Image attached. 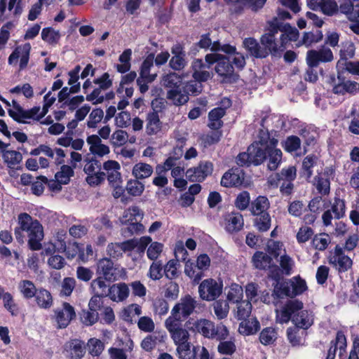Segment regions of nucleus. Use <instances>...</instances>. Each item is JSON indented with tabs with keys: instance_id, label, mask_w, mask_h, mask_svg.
<instances>
[{
	"instance_id": "obj_64",
	"label": "nucleus",
	"mask_w": 359,
	"mask_h": 359,
	"mask_svg": "<svg viewBox=\"0 0 359 359\" xmlns=\"http://www.w3.org/2000/svg\"><path fill=\"white\" fill-rule=\"evenodd\" d=\"M217 351L222 355H231L236 351V346L233 341L219 340Z\"/></svg>"
},
{
	"instance_id": "obj_11",
	"label": "nucleus",
	"mask_w": 359,
	"mask_h": 359,
	"mask_svg": "<svg viewBox=\"0 0 359 359\" xmlns=\"http://www.w3.org/2000/svg\"><path fill=\"white\" fill-rule=\"evenodd\" d=\"M143 212L137 206H132L126 209L120 217L122 224L128 225V230L131 233L142 231L144 229L139 221L142 219Z\"/></svg>"
},
{
	"instance_id": "obj_22",
	"label": "nucleus",
	"mask_w": 359,
	"mask_h": 359,
	"mask_svg": "<svg viewBox=\"0 0 359 359\" xmlns=\"http://www.w3.org/2000/svg\"><path fill=\"white\" fill-rule=\"evenodd\" d=\"M304 307V304L299 299L287 300L282 307L279 317L280 323H287L292 320V317L301 311Z\"/></svg>"
},
{
	"instance_id": "obj_26",
	"label": "nucleus",
	"mask_w": 359,
	"mask_h": 359,
	"mask_svg": "<svg viewBox=\"0 0 359 359\" xmlns=\"http://www.w3.org/2000/svg\"><path fill=\"white\" fill-rule=\"evenodd\" d=\"M102 167L105 171V179H107L109 184L123 182L121 165L118 162L108 160L103 163Z\"/></svg>"
},
{
	"instance_id": "obj_54",
	"label": "nucleus",
	"mask_w": 359,
	"mask_h": 359,
	"mask_svg": "<svg viewBox=\"0 0 359 359\" xmlns=\"http://www.w3.org/2000/svg\"><path fill=\"white\" fill-rule=\"evenodd\" d=\"M74 174V168L68 165H62L60 170L55 173V178L60 182V183L67 184L69 182Z\"/></svg>"
},
{
	"instance_id": "obj_7",
	"label": "nucleus",
	"mask_w": 359,
	"mask_h": 359,
	"mask_svg": "<svg viewBox=\"0 0 359 359\" xmlns=\"http://www.w3.org/2000/svg\"><path fill=\"white\" fill-rule=\"evenodd\" d=\"M329 83L332 86V93L336 95H344L346 93L353 95L359 90V83L346 79L343 70L337 72V82L334 75H331Z\"/></svg>"
},
{
	"instance_id": "obj_33",
	"label": "nucleus",
	"mask_w": 359,
	"mask_h": 359,
	"mask_svg": "<svg viewBox=\"0 0 359 359\" xmlns=\"http://www.w3.org/2000/svg\"><path fill=\"white\" fill-rule=\"evenodd\" d=\"M317 156L314 154L306 156L302 161V168L299 171L300 178L309 181L313 175V168L316 164Z\"/></svg>"
},
{
	"instance_id": "obj_17",
	"label": "nucleus",
	"mask_w": 359,
	"mask_h": 359,
	"mask_svg": "<svg viewBox=\"0 0 359 359\" xmlns=\"http://www.w3.org/2000/svg\"><path fill=\"white\" fill-rule=\"evenodd\" d=\"M294 261L288 255H281L280 257V266L273 264L270 273H267V277L271 280H278L283 278V275L290 276L292 273Z\"/></svg>"
},
{
	"instance_id": "obj_23",
	"label": "nucleus",
	"mask_w": 359,
	"mask_h": 359,
	"mask_svg": "<svg viewBox=\"0 0 359 359\" xmlns=\"http://www.w3.org/2000/svg\"><path fill=\"white\" fill-rule=\"evenodd\" d=\"M245 172L240 168H231L226 171L221 179V185L224 187H238L243 184Z\"/></svg>"
},
{
	"instance_id": "obj_38",
	"label": "nucleus",
	"mask_w": 359,
	"mask_h": 359,
	"mask_svg": "<svg viewBox=\"0 0 359 359\" xmlns=\"http://www.w3.org/2000/svg\"><path fill=\"white\" fill-rule=\"evenodd\" d=\"M328 262L339 273L348 271L353 266V260L348 256H342L337 259L329 258Z\"/></svg>"
},
{
	"instance_id": "obj_45",
	"label": "nucleus",
	"mask_w": 359,
	"mask_h": 359,
	"mask_svg": "<svg viewBox=\"0 0 359 359\" xmlns=\"http://www.w3.org/2000/svg\"><path fill=\"white\" fill-rule=\"evenodd\" d=\"M18 287L22 296L27 299L34 297L38 290L34 284L28 280L20 281Z\"/></svg>"
},
{
	"instance_id": "obj_10",
	"label": "nucleus",
	"mask_w": 359,
	"mask_h": 359,
	"mask_svg": "<svg viewBox=\"0 0 359 359\" xmlns=\"http://www.w3.org/2000/svg\"><path fill=\"white\" fill-rule=\"evenodd\" d=\"M220 107H215L208 113V126L211 130H222L224 126L222 118L226 115V109L232 105L231 100L228 97H224L220 102Z\"/></svg>"
},
{
	"instance_id": "obj_56",
	"label": "nucleus",
	"mask_w": 359,
	"mask_h": 359,
	"mask_svg": "<svg viewBox=\"0 0 359 359\" xmlns=\"http://www.w3.org/2000/svg\"><path fill=\"white\" fill-rule=\"evenodd\" d=\"M237 304L236 318L238 320L249 318L252 311V304L250 300H242Z\"/></svg>"
},
{
	"instance_id": "obj_46",
	"label": "nucleus",
	"mask_w": 359,
	"mask_h": 359,
	"mask_svg": "<svg viewBox=\"0 0 359 359\" xmlns=\"http://www.w3.org/2000/svg\"><path fill=\"white\" fill-rule=\"evenodd\" d=\"M147 250V257L149 259L154 260V262L150 266L149 277L153 280L157 279V264L155 262L157 259V242L150 243Z\"/></svg>"
},
{
	"instance_id": "obj_6",
	"label": "nucleus",
	"mask_w": 359,
	"mask_h": 359,
	"mask_svg": "<svg viewBox=\"0 0 359 359\" xmlns=\"http://www.w3.org/2000/svg\"><path fill=\"white\" fill-rule=\"evenodd\" d=\"M12 103L13 108L8 110V114L19 123H30L32 121H39L45 116L39 106L25 109L16 101L13 100Z\"/></svg>"
},
{
	"instance_id": "obj_14",
	"label": "nucleus",
	"mask_w": 359,
	"mask_h": 359,
	"mask_svg": "<svg viewBox=\"0 0 359 359\" xmlns=\"http://www.w3.org/2000/svg\"><path fill=\"white\" fill-rule=\"evenodd\" d=\"M346 205L344 199L340 198L339 196H335L334 201L331 204V209L325 210L322 215L323 224L328 226L332 224V220L334 214L335 219H340L346 216Z\"/></svg>"
},
{
	"instance_id": "obj_15",
	"label": "nucleus",
	"mask_w": 359,
	"mask_h": 359,
	"mask_svg": "<svg viewBox=\"0 0 359 359\" xmlns=\"http://www.w3.org/2000/svg\"><path fill=\"white\" fill-rule=\"evenodd\" d=\"M212 172V163L209 161H201L197 166L189 168L186 171V176L190 182H203Z\"/></svg>"
},
{
	"instance_id": "obj_58",
	"label": "nucleus",
	"mask_w": 359,
	"mask_h": 359,
	"mask_svg": "<svg viewBox=\"0 0 359 359\" xmlns=\"http://www.w3.org/2000/svg\"><path fill=\"white\" fill-rule=\"evenodd\" d=\"M103 118L104 111L102 109L96 108L93 109L88 118L87 127L88 128H96Z\"/></svg>"
},
{
	"instance_id": "obj_53",
	"label": "nucleus",
	"mask_w": 359,
	"mask_h": 359,
	"mask_svg": "<svg viewBox=\"0 0 359 359\" xmlns=\"http://www.w3.org/2000/svg\"><path fill=\"white\" fill-rule=\"evenodd\" d=\"M42 256H48L47 260V264L49 267L56 270H60L63 269L66 265L65 259L62 256L56 253L51 254H42Z\"/></svg>"
},
{
	"instance_id": "obj_13",
	"label": "nucleus",
	"mask_w": 359,
	"mask_h": 359,
	"mask_svg": "<svg viewBox=\"0 0 359 359\" xmlns=\"http://www.w3.org/2000/svg\"><path fill=\"white\" fill-rule=\"evenodd\" d=\"M151 242L149 236H142L140 238H132L122 242L123 253L135 259L137 256H142L146 248Z\"/></svg>"
},
{
	"instance_id": "obj_60",
	"label": "nucleus",
	"mask_w": 359,
	"mask_h": 359,
	"mask_svg": "<svg viewBox=\"0 0 359 359\" xmlns=\"http://www.w3.org/2000/svg\"><path fill=\"white\" fill-rule=\"evenodd\" d=\"M282 146L285 151L292 153L300 149L301 140L296 135H290L286 138L284 142L282 143Z\"/></svg>"
},
{
	"instance_id": "obj_61",
	"label": "nucleus",
	"mask_w": 359,
	"mask_h": 359,
	"mask_svg": "<svg viewBox=\"0 0 359 359\" xmlns=\"http://www.w3.org/2000/svg\"><path fill=\"white\" fill-rule=\"evenodd\" d=\"M41 38L49 44H55L60 39V34L59 31L55 30L51 27H47L42 29Z\"/></svg>"
},
{
	"instance_id": "obj_4",
	"label": "nucleus",
	"mask_w": 359,
	"mask_h": 359,
	"mask_svg": "<svg viewBox=\"0 0 359 359\" xmlns=\"http://www.w3.org/2000/svg\"><path fill=\"white\" fill-rule=\"evenodd\" d=\"M269 208L270 202L265 196H258L251 201L249 211L254 217L253 225L259 232H266L271 228Z\"/></svg>"
},
{
	"instance_id": "obj_35",
	"label": "nucleus",
	"mask_w": 359,
	"mask_h": 359,
	"mask_svg": "<svg viewBox=\"0 0 359 359\" xmlns=\"http://www.w3.org/2000/svg\"><path fill=\"white\" fill-rule=\"evenodd\" d=\"M243 46L249 53L256 58H266V52L262 50L260 44L254 38H246L243 41Z\"/></svg>"
},
{
	"instance_id": "obj_40",
	"label": "nucleus",
	"mask_w": 359,
	"mask_h": 359,
	"mask_svg": "<svg viewBox=\"0 0 359 359\" xmlns=\"http://www.w3.org/2000/svg\"><path fill=\"white\" fill-rule=\"evenodd\" d=\"M161 83L168 90L179 88L183 86V78L176 73H170L162 77Z\"/></svg>"
},
{
	"instance_id": "obj_59",
	"label": "nucleus",
	"mask_w": 359,
	"mask_h": 359,
	"mask_svg": "<svg viewBox=\"0 0 359 359\" xmlns=\"http://www.w3.org/2000/svg\"><path fill=\"white\" fill-rule=\"evenodd\" d=\"M323 38L322 31L317 30L316 33L309 32H304L302 39V43L306 47H310L313 43L320 41Z\"/></svg>"
},
{
	"instance_id": "obj_44",
	"label": "nucleus",
	"mask_w": 359,
	"mask_h": 359,
	"mask_svg": "<svg viewBox=\"0 0 359 359\" xmlns=\"http://www.w3.org/2000/svg\"><path fill=\"white\" fill-rule=\"evenodd\" d=\"M132 57V50L126 49L118 57L119 63L116 65L115 67L118 72L124 74L128 72L131 67L130 60Z\"/></svg>"
},
{
	"instance_id": "obj_34",
	"label": "nucleus",
	"mask_w": 359,
	"mask_h": 359,
	"mask_svg": "<svg viewBox=\"0 0 359 359\" xmlns=\"http://www.w3.org/2000/svg\"><path fill=\"white\" fill-rule=\"evenodd\" d=\"M167 99L175 106H182L188 102L189 97L184 93L183 86L179 88L170 89L167 92Z\"/></svg>"
},
{
	"instance_id": "obj_39",
	"label": "nucleus",
	"mask_w": 359,
	"mask_h": 359,
	"mask_svg": "<svg viewBox=\"0 0 359 359\" xmlns=\"http://www.w3.org/2000/svg\"><path fill=\"white\" fill-rule=\"evenodd\" d=\"M274 288L273 293L278 298H283L284 296L292 298V288L290 285V281L283 280H273Z\"/></svg>"
},
{
	"instance_id": "obj_42",
	"label": "nucleus",
	"mask_w": 359,
	"mask_h": 359,
	"mask_svg": "<svg viewBox=\"0 0 359 359\" xmlns=\"http://www.w3.org/2000/svg\"><path fill=\"white\" fill-rule=\"evenodd\" d=\"M260 43L262 46V50H265L266 52V57L269 54L276 56L279 53V48L276 41V38H272L270 36H262L260 38Z\"/></svg>"
},
{
	"instance_id": "obj_47",
	"label": "nucleus",
	"mask_w": 359,
	"mask_h": 359,
	"mask_svg": "<svg viewBox=\"0 0 359 359\" xmlns=\"http://www.w3.org/2000/svg\"><path fill=\"white\" fill-rule=\"evenodd\" d=\"M222 137V130H212L201 136V144L205 148H208L212 145L217 144Z\"/></svg>"
},
{
	"instance_id": "obj_32",
	"label": "nucleus",
	"mask_w": 359,
	"mask_h": 359,
	"mask_svg": "<svg viewBox=\"0 0 359 359\" xmlns=\"http://www.w3.org/2000/svg\"><path fill=\"white\" fill-rule=\"evenodd\" d=\"M129 294V289L126 283L114 284L108 290V295L114 302H121L126 299Z\"/></svg>"
},
{
	"instance_id": "obj_51",
	"label": "nucleus",
	"mask_w": 359,
	"mask_h": 359,
	"mask_svg": "<svg viewBox=\"0 0 359 359\" xmlns=\"http://www.w3.org/2000/svg\"><path fill=\"white\" fill-rule=\"evenodd\" d=\"M4 162L9 167L13 168L22 161V155L15 150H6L2 154Z\"/></svg>"
},
{
	"instance_id": "obj_18",
	"label": "nucleus",
	"mask_w": 359,
	"mask_h": 359,
	"mask_svg": "<svg viewBox=\"0 0 359 359\" xmlns=\"http://www.w3.org/2000/svg\"><path fill=\"white\" fill-rule=\"evenodd\" d=\"M192 78L198 83H204L211 79L213 73L209 71L212 68L211 65L203 61V59H194L191 65Z\"/></svg>"
},
{
	"instance_id": "obj_27",
	"label": "nucleus",
	"mask_w": 359,
	"mask_h": 359,
	"mask_svg": "<svg viewBox=\"0 0 359 359\" xmlns=\"http://www.w3.org/2000/svg\"><path fill=\"white\" fill-rule=\"evenodd\" d=\"M89 145V151L94 156L103 157L110 153L109 146L102 143V140L97 135H91L86 139Z\"/></svg>"
},
{
	"instance_id": "obj_30",
	"label": "nucleus",
	"mask_w": 359,
	"mask_h": 359,
	"mask_svg": "<svg viewBox=\"0 0 359 359\" xmlns=\"http://www.w3.org/2000/svg\"><path fill=\"white\" fill-rule=\"evenodd\" d=\"M84 353L83 344L79 340H72L65 345L64 354L69 359H80Z\"/></svg>"
},
{
	"instance_id": "obj_8",
	"label": "nucleus",
	"mask_w": 359,
	"mask_h": 359,
	"mask_svg": "<svg viewBox=\"0 0 359 359\" xmlns=\"http://www.w3.org/2000/svg\"><path fill=\"white\" fill-rule=\"evenodd\" d=\"M197 304V301L190 294L182 297L172 309V319L180 321L187 320L194 313Z\"/></svg>"
},
{
	"instance_id": "obj_16",
	"label": "nucleus",
	"mask_w": 359,
	"mask_h": 359,
	"mask_svg": "<svg viewBox=\"0 0 359 359\" xmlns=\"http://www.w3.org/2000/svg\"><path fill=\"white\" fill-rule=\"evenodd\" d=\"M333 59L332 51L325 46H322L318 50H309L306 57V64L311 67H318L320 63L330 62Z\"/></svg>"
},
{
	"instance_id": "obj_36",
	"label": "nucleus",
	"mask_w": 359,
	"mask_h": 359,
	"mask_svg": "<svg viewBox=\"0 0 359 359\" xmlns=\"http://www.w3.org/2000/svg\"><path fill=\"white\" fill-rule=\"evenodd\" d=\"M34 297H35L36 305L41 309H48L53 306L52 294L44 288L38 289Z\"/></svg>"
},
{
	"instance_id": "obj_21",
	"label": "nucleus",
	"mask_w": 359,
	"mask_h": 359,
	"mask_svg": "<svg viewBox=\"0 0 359 359\" xmlns=\"http://www.w3.org/2000/svg\"><path fill=\"white\" fill-rule=\"evenodd\" d=\"M67 245V234L64 231H58L53 241L45 243L42 248V254L63 252Z\"/></svg>"
},
{
	"instance_id": "obj_62",
	"label": "nucleus",
	"mask_w": 359,
	"mask_h": 359,
	"mask_svg": "<svg viewBox=\"0 0 359 359\" xmlns=\"http://www.w3.org/2000/svg\"><path fill=\"white\" fill-rule=\"evenodd\" d=\"M126 191L133 196H140L144 190V184L137 180H130L126 184Z\"/></svg>"
},
{
	"instance_id": "obj_5",
	"label": "nucleus",
	"mask_w": 359,
	"mask_h": 359,
	"mask_svg": "<svg viewBox=\"0 0 359 359\" xmlns=\"http://www.w3.org/2000/svg\"><path fill=\"white\" fill-rule=\"evenodd\" d=\"M205 62L211 67L215 65V71L223 83H233L238 80L239 74L234 72L229 57L217 53H208L205 55Z\"/></svg>"
},
{
	"instance_id": "obj_28",
	"label": "nucleus",
	"mask_w": 359,
	"mask_h": 359,
	"mask_svg": "<svg viewBox=\"0 0 359 359\" xmlns=\"http://www.w3.org/2000/svg\"><path fill=\"white\" fill-rule=\"evenodd\" d=\"M276 140L271 142V145L267 152V168L271 171L276 170L282 161L283 153L280 149L276 148Z\"/></svg>"
},
{
	"instance_id": "obj_55",
	"label": "nucleus",
	"mask_w": 359,
	"mask_h": 359,
	"mask_svg": "<svg viewBox=\"0 0 359 359\" xmlns=\"http://www.w3.org/2000/svg\"><path fill=\"white\" fill-rule=\"evenodd\" d=\"M128 140V134L126 131L117 129L114 131L110 137V143L115 147L124 145Z\"/></svg>"
},
{
	"instance_id": "obj_24",
	"label": "nucleus",
	"mask_w": 359,
	"mask_h": 359,
	"mask_svg": "<svg viewBox=\"0 0 359 359\" xmlns=\"http://www.w3.org/2000/svg\"><path fill=\"white\" fill-rule=\"evenodd\" d=\"M251 264L254 269L264 272L268 271V273H270L274 262L273 258L266 252L257 250L252 256Z\"/></svg>"
},
{
	"instance_id": "obj_49",
	"label": "nucleus",
	"mask_w": 359,
	"mask_h": 359,
	"mask_svg": "<svg viewBox=\"0 0 359 359\" xmlns=\"http://www.w3.org/2000/svg\"><path fill=\"white\" fill-rule=\"evenodd\" d=\"M153 172L152 167L147 163H136L133 168V175L137 179L149 177Z\"/></svg>"
},
{
	"instance_id": "obj_25",
	"label": "nucleus",
	"mask_w": 359,
	"mask_h": 359,
	"mask_svg": "<svg viewBox=\"0 0 359 359\" xmlns=\"http://www.w3.org/2000/svg\"><path fill=\"white\" fill-rule=\"evenodd\" d=\"M75 316L74 307L67 302L55 311V319L59 328L66 327Z\"/></svg>"
},
{
	"instance_id": "obj_31",
	"label": "nucleus",
	"mask_w": 359,
	"mask_h": 359,
	"mask_svg": "<svg viewBox=\"0 0 359 359\" xmlns=\"http://www.w3.org/2000/svg\"><path fill=\"white\" fill-rule=\"evenodd\" d=\"M241 320L242 321L239 324L238 332L242 335H253L260 329V323L257 318H246Z\"/></svg>"
},
{
	"instance_id": "obj_12",
	"label": "nucleus",
	"mask_w": 359,
	"mask_h": 359,
	"mask_svg": "<svg viewBox=\"0 0 359 359\" xmlns=\"http://www.w3.org/2000/svg\"><path fill=\"white\" fill-rule=\"evenodd\" d=\"M97 273L102 275L107 280L114 281L126 276V270L119 266H114L108 258H103L97 263Z\"/></svg>"
},
{
	"instance_id": "obj_3",
	"label": "nucleus",
	"mask_w": 359,
	"mask_h": 359,
	"mask_svg": "<svg viewBox=\"0 0 359 359\" xmlns=\"http://www.w3.org/2000/svg\"><path fill=\"white\" fill-rule=\"evenodd\" d=\"M269 137H262L259 140L252 142L246 152L240 153L236 157V163L241 167H250L262 164L267 160V152L271 144L269 142Z\"/></svg>"
},
{
	"instance_id": "obj_52",
	"label": "nucleus",
	"mask_w": 359,
	"mask_h": 359,
	"mask_svg": "<svg viewBox=\"0 0 359 359\" xmlns=\"http://www.w3.org/2000/svg\"><path fill=\"white\" fill-rule=\"evenodd\" d=\"M213 309L214 313L218 319H224L227 317L229 313V303L226 300L216 299L213 303Z\"/></svg>"
},
{
	"instance_id": "obj_41",
	"label": "nucleus",
	"mask_w": 359,
	"mask_h": 359,
	"mask_svg": "<svg viewBox=\"0 0 359 359\" xmlns=\"http://www.w3.org/2000/svg\"><path fill=\"white\" fill-rule=\"evenodd\" d=\"M278 338V330L273 327H264L259 333V339L264 346L273 344Z\"/></svg>"
},
{
	"instance_id": "obj_48",
	"label": "nucleus",
	"mask_w": 359,
	"mask_h": 359,
	"mask_svg": "<svg viewBox=\"0 0 359 359\" xmlns=\"http://www.w3.org/2000/svg\"><path fill=\"white\" fill-rule=\"evenodd\" d=\"M290 281L292 288V298L303 294L308 289L306 280L299 276H294Z\"/></svg>"
},
{
	"instance_id": "obj_2",
	"label": "nucleus",
	"mask_w": 359,
	"mask_h": 359,
	"mask_svg": "<svg viewBox=\"0 0 359 359\" xmlns=\"http://www.w3.org/2000/svg\"><path fill=\"white\" fill-rule=\"evenodd\" d=\"M185 326L189 330L199 333L208 339L224 340L229 335L227 327L222 323L215 325V323L205 318L197 320L190 318L186 322Z\"/></svg>"
},
{
	"instance_id": "obj_57",
	"label": "nucleus",
	"mask_w": 359,
	"mask_h": 359,
	"mask_svg": "<svg viewBox=\"0 0 359 359\" xmlns=\"http://www.w3.org/2000/svg\"><path fill=\"white\" fill-rule=\"evenodd\" d=\"M243 287L237 283H233L229 287L227 294V299L231 303H238L243 300Z\"/></svg>"
},
{
	"instance_id": "obj_9",
	"label": "nucleus",
	"mask_w": 359,
	"mask_h": 359,
	"mask_svg": "<svg viewBox=\"0 0 359 359\" xmlns=\"http://www.w3.org/2000/svg\"><path fill=\"white\" fill-rule=\"evenodd\" d=\"M222 282L218 283L213 278H207L199 284V297L201 299L207 302L215 301L222 293Z\"/></svg>"
},
{
	"instance_id": "obj_20",
	"label": "nucleus",
	"mask_w": 359,
	"mask_h": 359,
	"mask_svg": "<svg viewBox=\"0 0 359 359\" xmlns=\"http://www.w3.org/2000/svg\"><path fill=\"white\" fill-rule=\"evenodd\" d=\"M31 45L29 43L18 46L8 57V64L15 65L20 60V69H23L28 64Z\"/></svg>"
},
{
	"instance_id": "obj_19",
	"label": "nucleus",
	"mask_w": 359,
	"mask_h": 359,
	"mask_svg": "<svg viewBox=\"0 0 359 359\" xmlns=\"http://www.w3.org/2000/svg\"><path fill=\"white\" fill-rule=\"evenodd\" d=\"M165 324L175 345L189 341V333L187 329L182 327V321L173 320L170 317L166 320Z\"/></svg>"
},
{
	"instance_id": "obj_43",
	"label": "nucleus",
	"mask_w": 359,
	"mask_h": 359,
	"mask_svg": "<svg viewBox=\"0 0 359 359\" xmlns=\"http://www.w3.org/2000/svg\"><path fill=\"white\" fill-rule=\"evenodd\" d=\"M184 273L189 277L194 284H198L200 280L204 276V272L199 269L195 263L188 260L185 263Z\"/></svg>"
},
{
	"instance_id": "obj_1",
	"label": "nucleus",
	"mask_w": 359,
	"mask_h": 359,
	"mask_svg": "<svg viewBox=\"0 0 359 359\" xmlns=\"http://www.w3.org/2000/svg\"><path fill=\"white\" fill-rule=\"evenodd\" d=\"M19 228L15 229L16 239L23 241V236L20 231H25L28 237V244L32 250H38L41 248V241L43 238V229L42 225L36 219H34L27 213H20L18 217Z\"/></svg>"
},
{
	"instance_id": "obj_63",
	"label": "nucleus",
	"mask_w": 359,
	"mask_h": 359,
	"mask_svg": "<svg viewBox=\"0 0 359 359\" xmlns=\"http://www.w3.org/2000/svg\"><path fill=\"white\" fill-rule=\"evenodd\" d=\"M251 201L250 194L247 191L239 193L235 200V205L240 210H245L250 208Z\"/></svg>"
},
{
	"instance_id": "obj_50",
	"label": "nucleus",
	"mask_w": 359,
	"mask_h": 359,
	"mask_svg": "<svg viewBox=\"0 0 359 359\" xmlns=\"http://www.w3.org/2000/svg\"><path fill=\"white\" fill-rule=\"evenodd\" d=\"M292 321L295 326L305 330L308 329L311 325L308 311L303 310V309L299 311L297 315L292 317Z\"/></svg>"
},
{
	"instance_id": "obj_37",
	"label": "nucleus",
	"mask_w": 359,
	"mask_h": 359,
	"mask_svg": "<svg viewBox=\"0 0 359 359\" xmlns=\"http://www.w3.org/2000/svg\"><path fill=\"white\" fill-rule=\"evenodd\" d=\"M189 341L180 343L177 346V353L180 359H196V351L200 350L199 346H193Z\"/></svg>"
},
{
	"instance_id": "obj_29",
	"label": "nucleus",
	"mask_w": 359,
	"mask_h": 359,
	"mask_svg": "<svg viewBox=\"0 0 359 359\" xmlns=\"http://www.w3.org/2000/svg\"><path fill=\"white\" fill-rule=\"evenodd\" d=\"M226 222V230L229 233H233L241 231L244 225L243 215L240 212H232L226 215L224 217Z\"/></svg>"
}]
</instances>
